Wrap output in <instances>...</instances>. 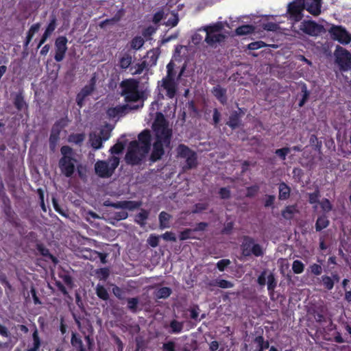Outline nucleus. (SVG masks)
<instances>
[{
	"label": "nucleus",
	"instance_id": "f03ea898",
	"mask_svg": "<svg viewBox=\"0 0 351 351\" xmlns=\"http://www.w3.org/2000/svg\"><path fill=\"white\" fill-rule=\"evenodd\" d=\"M62 157L58 161V167L62 174L66 178L73 176L75 171V163L77 160L74 157L73 149L69 145L60 148Z\"/></svg>",
	"mask_w": 351,
	"mask_h": 351
},
{
	"label": "nucleus",
	"instance_id": "69168bd1",
	"mask_svg": "<svg viewBox=\"0 0 351 351\" xmlns=\"http://www.w3.org/2000/svg\"><path fill=\"white\" fill-rule=\"evenodd\" d=\"M219 195L222 199H228L231 196L230 190L227 187H222L219 191Z\"/></svg>",
	"mask_w": 351,
	"mask_h": 351
},
{
	"label": "nucleus",
	"instance_id": "4d7b16f0",
	"mask_svg": "<svg viewBox=\"0 0 351 351\" xmlns=\"http://www.w3.org/2000/svg\"><path fill=\"white\" fill-rule=\"evenodd\" d=\"M56 21L57 20L56 16H53L51 18L50 21L45 30V32L47 33L51 36L56 28Z\"/></svg>",
	"mask_w": 351,
	"mask_h": 351
},
{
	"label": "nucleus",
	"instance_id": "de8ad7c7",
	"mask_svg": "<svg viewBox=\"0 0 351 351\" xmlns=\"http://www.w3.org/2000/svg\"><path fill=\"white\" fill-rule=\"evenodd\" d=\"M32 338H33V347L28 349L27 351H37L40 346V339L38 336V330L36 329L33 334H32Z\"/></svg>",
	"mask_w": 351,
	"mask_h": 351
},
{
	"label": "nucleus",
	"instance_id": "79ce46f5",
	"mask_svg": "<svg viewBox=\"0 0 351 351\" xmlns=\"http://www.w3.org/2000/svg\"><path fill=\"white\" fill-rule=\"evenodd\" d=\"M169 326L171 328V333L178 334L182 332L183 329V323L178 322L176 319H173L171 321Z\"/></svg>",
	"mask_w": 351,
	"mask_h": 351
},
{
	"label": "nucleus",
	"instance_id": "423d86ee",
	"mask_svg": "<svg viewBox=\"0 0 351 351\" xmlns=\"http://www.w3.org/2000/svg\"><path fill=\"white\" fill-rule=\"evenodd\" d=\"M177 157L185 160V169H191L197 166V154L184 144H179L176 147Z\"/></svg>",
	"mask_w": 351,
	"mask_h": 351
},
{
	"label": "nucleus",
	"instance_id": "13d9d810",
	"mask_svg": "<svg viewBox=\"0 0 351 351\" xmlns=\"http://www.w3.org/2000/svg\"><path fill=\"white\" fill-rule=\"evenodd\" d=\"M291 149L288 147H285L280 149H277L275 151V154L282 160H285L287 156L290 152Z\"/></svg>",
	"mask_w": 351,
	"mask_h": 351
},
{
	"label": "nucleus",
	"instance_id": "0e129e2a",
	"mask_svg": "<svg viewBox=\"0 0 351 351\" xmlns=\"http://www.w3.org/2000/svg\"><path fill=\"white\" fill-rule=\"evenodd\" d=\"M319 204L322 209L326 213H328L332 208V206L330 200L327 198L323 199Z\"/></svg>",
	"mask_w": 351,
	"mask_h": 351
},
{
	"label": "nucleus",
	"instance_id": "338daca9",
	"mask_svg": "<svg viewBox=\"0 0 351 351\" xmlns=\"http://www.w3.org/2000/svg\"><path fill=\"white\" fill-rule=\"evenodd\" d=\"M230 263L229 259H221L217 263V267L220 271H223Z\"/></svg>",
	"mask_w": 351,
	"mask_h": 351
},
{
	"label": "nucleus",
	"instance_id": "49530a36",
	"mask_svg": "<svg viewBox=\"0 0 351 351\" xmlns=\"http://www.w3.org/2000/svg\"><path fill=\"white\" fill-rule=\"evenodd\" d=\"M254 342L257 344L258 348H264L266 350L269 348V342L265 341L262 335L256 336L254 339Z\"/></svg>",
	"mask_w": 351,
	"mask_h": 351
},
{
	"label": "nucleus",
	"instance_id": "052dcab7",
	"mask_svg": "<svg viewBox=\"0 0 351 351\" xmlns=\"http://www.w3.org/2000/svg\"><path fill=\"white\" fill-rule=\"evenodd\" d=\"M40 28V23H36L33 24L29 29V30L27 32V37L33 38L34 34L37 33Z\"/></svg>",
	"mask_w": 351,
	"mask_h": 351
},
{
	"label": "nucleus",
	"instance_id": "dca6fc26",
	"mask_svg": "<svg viewBox=\"0 0 351 351\" xmlns=\"http://www.w3.org/2000/svg\"><path fill=\"white\" fill-rule=\"evenodd\" d=\"M138 142L140 144L141 149H144L145 153H149L151 148L152 136L149 130H143L138 135Z\"/></svg>",
	"mask_w": 351,
	"mask_h": 351
},
{
	"label": "nucleus",
	"instance_id": "72a5a7b5",
	"mask_svg": "<svg viewBox=\"0 0 351 351\" xmlns=\"http://www.w3.org/2000/svg\"><path fill=\"white\" fill-rule=\"evenodd\" d=\"M254 31V27L252 25H243L235 29L237 35L244 36L252 34Z\"/></svg>",
	"mask_w": 351,
	"mask_h": 351
},
{
	"label": "nucleus",
	"instance_id": "f257e3e1",
	"mask_svg": "<svg viewBox=\"0 0 351 351\" xmlns=\"http://www.w3.org/2000/svg\"><path fill=\"white\" fill-rule=\"evenodd\" d=\"M152 128L155 133V141L153 143L149 160L155 162L165 155V148L171 149L172 130L169 128L164 119L155 121Z\"/></svg>",
	"mask_w": 351,
	"mask_h": 351
},
{
	"label": "nucleus",
	"instance_id": "a211bd4d",
	"mask_svg": "<svg viewBox=\"0 0 351 351\" xmlns=\"http://www.w3.org/2000/svg\"><path fill=\"white\" fill-rule=\"evenodd\" d=\"M61 130L57 125H53L49 139V149L51 152H54L56 148Z\"/></svg>",
	"mask_w": 351,
	"mask_h": 351
},
{
	"label": "nucleus",
	"instance_id": "5701e85b",
	"mask_svg": "<svg viewBox=\"0 0 351 351\" xmlns=\"http://www.w3.org/2000/svg\"><path fill=\"white\" fill-rule=\"evenodd\" d=\"M121 95L124 97V100L127 103L137 102L141 99L143 92H141L137 89L136 90H133L130 93H121Z\"/></svg>",
	"mask_w": 351,
	"mask_h": 351
},
{
	"label": "nucleus",
	"instance_id": "a18cd8bd",
	"mask_svg": "<svg viewBox=\"0 0 351 351\" xmlns=\"http://www.w3.org/2000/svg\"><path fill=\"white\" fill-rule=\"evenodd\" d=\"M188 311L190 313V317L191 319L195 322H199L201 320V319H199L200 309L198 305H193L188 309Z\"/></svg>",
	"mask_w": 351,
	"mask_h": 351
},
{
	"label": "nucleus",
	"instance_id": "f704fd0d",
	"mask_svg": "<svg viewBox=\"0 0 351 351\" xmlns=\"http://www.w3.org/2000/svg\"><path fill=\"white\" fill-rule=\"evenodd\" d=\"M90 141L91 146L95 149H99L102 147L103 145V140L100 135L96 134H90Z\"/></svg>",
	"mask_w": 351,
	"mask_h": 351
},
{
	"label": "nucleus",
	"instance_id": "a19ab883",
	"mask_svg": "<svg viewBox=\"0 0 351 351\" xmlns=\"http://www.w3.org/2000/svg\"><path fill=\"white\" fill-rule=\"evenodd\" d=\"M97 295L103 300H108L109 299V293L107 289L101 285H97L96 287Z\"/></svg>",
	"mask_w": 351,
	"mask_h": 351
},
{
	"label": "nucleus",
	"instance_id": "bf43d9fd",
	"mask_svg": "<svg viewBox=\"0 0 351 351\" xmlns=\"http://www.w3.org/2000/svg\"><path fill=\"white\" fill-rule=\"evenodd\" d=\"M320 197V191L319 189L315 190L314 192L308 194V202L311 204L319 203Z\"/></svg>",
	"mask_w": 351,
	"mask_h": 351
},
{
	"label": "nucleus",
	"instance_id": "b1692460",
	"mask_svg": "<svg viewBox=\"0 0 351 351\" xmlns=\"http://www.w3.org/2000/svg\"><path fill=\"white\" fill-rule=\"evenodd\" d=\"M225 36L223 34H206V38H205V42L210 45L213 46V45L216 43H220L223 42L225 39Z\"/></svg>",
	"mask_w": 351,
	"mask_h": 351
},
{
	"label": "nucleus",
	"instance_id": "ddd939ff",
	"mask_svg": "<svg viewBox=\"0 0 351 351\" xmlns=\"http://www.w3.org/2000/svg\"><path fill=\"white\" fill-rule=\"evenodd\" d=\"M322 27L313 21H303L300 25V29L309 36H317Z\"/></svg>",
	"mask_w": 351,
	"mask_h": 351
},
{
	"label": "nucleus",
	"instance_id": "20e7f679",
	"mask_svg": "<svg viewBox=\"0 0 351 351\" xmlns=\"http://www.w3.org/2000/svg\"><path fill=\"white\" fill-rule=\"evenodd\" d=\"M148 153H145L141 149L137 141H132L128 145L125 156V162L132 166L140 165L142 164Z\"/></svg>",
	"mask_w": 351,
	"mask_h": 351
},
{
	"label": "nucleus",
	"instance_id": "4c0bfd02",
	"mask_svg": "<svg viewBox=\"0 0 351 351\" xmlns=\"http://www.w3.org/2000/svg\"><path fill=\"white\" fill-rule=\"evenodd\" d=\"M127 303V307L132 313H136L138 311L139 300L137 297L128 298Z\"/></svg>",
	"mask_w": 351,
	"mask_h": 351
},
{
	"label": "nucleus",
	"instance_id": "aec40b11",
	"mask_svg": "<svg viewBox=\"0 0 351 351\" xmlns=\"http://www.w3.org/2000/svg\"><path fill=\"white\" fill-rule=\"evenodd\" d=\"M13 104L14 107L19 110L21 111L23 109H27V104H26L23 90H20L14 95Z\"/></svg>",
	"mask_w": 351,
	"mask_h": 351
},
{
	"label": "nucleus",
	"instance_id": "e433bc0d",
	"mask_svg": "<svg viewBox=\"0 0 351 351\" xmlns=\"http://www.w3.org/2000/svg\"><path fill=\"white\" fill-rule=\"evenodd\" d=\"M132 58L130 54L125 53L120 58L119 65L122 69H127L132 64Z\"/></svg>",
	"mask_w": 351,
	"mask_h": 351
},
{
	"label": "nucleus",
	"instance_id": "c03bdc74",
	"mask_svg": "<svg viewBox=\"0 0 351 351\" xmlns=\"http://www.w3.org/2000/svg\"><path fill=\"white\" fill-rule=\"evenodd\" d=\"M321 281L324 288L327 290L330 291L333 289L334 280L330 276L324 275L321 277Z\"/></svg>",
	"mask_w": 351,
	"mask_h": 351
},
{
	"label": "nucleus",
	"instance_id": "c756f323",
	"mask_svg": "<svg viewBox=\"0 0 351 351\" xmlns=\"http://www.w3.org/2000/svg\"><path fill=\"white\" fill-rule=\"evenodd\" d=\"M36 249L43 256L49 258L54 264L58 263V258L51 254L49 249L45 247L43 244H37Z\"/></svg>",
	"mask_w": 351,
	"mask_h": 351
},
{
	"label": "nucleus",
	"instance_id": "6e6d98bb",
	"mask_svg": "<svg viewBox=\"0 0 351 351\" xmlns=\"http://www.w3.org/2000/svg\"><path fill=\"white\" fill-rule=\"evenodd\" d=\"M260 187L257 184H254L246 188V194L245 196L247 197H254L259 191Z\"/></svg>",
	"mask_w": 351,
	"mask_h": 351
},
{
	"label": "nucleus",
	"instance_id": "412c9836",
	"mask_svg": "<svg viewBox=\"0 0 351 351\" xmlns=\"http://www.w3.org/2000/svg\"><path fill=\"white\" fill-rule=\"evenodd\" d=\"M226 89L217 85L213 88L212 93L218 99V101L225 104L227 102Z\"/></svg>",
	"mask_w": 351,
	"mask_h": 351
},
{
	"label": "nucleus",
	"instance_id": "4be33fe9",
	"mask_svg": "<svg viewBox=\"0 0 351 351\" xmlns=\"http://www.w3.org/2000/svg\"><path fill=\"white\" fill-rule=\"evenodd\" d=\"M291 188L285 182H281L278 184V199L287 200L290 197Z\"/></svg>",
	"mask_w": 351,
	"mask_h": 351
},
{
	"label": "nucleus",
	"instance_id": "9d476101",
	"mask_svg": "<svg viewBox=\"0 0 351 351\" xmlns=\"http://www.w3.org/2000/svg\"><path fill=\"white\" fill-rule=\"evenodd\" d=\"M332 39L337 40L343 45H348L351 42V34L342 26L333 25L329 29Z\"/></svg>",
	"mask_w": 351,
	"mask_h": 351
},
{
	"label": "nucleus",
	"instance_id": "ea45409f",
	"mask_svg": "<svg viewBox=\"0 0 351 351\" xmlns=\"http://www.w3.org/2000/svg\"><path fill=\"white\" fill-rule=\"evenodd\" d=\"M296 211V205L287 206L285 209L282 211V215L287 219H291L293 218V213Z\"/></svg>",
	"mask_w": 351,
	"mask_h": 351
},
{
	"label": "nucleus",
	"instance_id": "c9c22d12",
	"mask_svg": "<svg viewBox=\"0 0 351 351\" xmlns=\"http://www.w3.org/2000/svg\"><path fill=\"white\" fill-rule=\"evenodd\" d=\"M223 28V25L221 22H217L213 25H210L204 27V30L206 34H215L221 32Z\"/></svg>",
	"mask_w": 351,
	"mask_h": 351
},
{
	"label": "nucleus",
	"instance_id": "2f4dec72",
	"mask_svg": "<svg viewBox=\"0 0 351 351\" xmlns=\"http://www.w3.org/2000/svg\"><path fill=\"white\" fill-rule=\"evenodd\" d=\"M329 220L325 215H322L317 217L315 223V230L317 232L327 228L329 225Z\"/></svg>",
	"mask_w": 351,
	"mask_h": 351
},
{
	"label": "nucleus",
	"instance_id": "864d4df0",
	"mask_svg": "<svg viewBox=\"0 0 351 351\" xmlns=\"http://www.w3.org/2000/svg\"><path fill=\"white\" fill-rule=\"evenodd\" d=\"M144 39L141 36H135L131 40V47L134 49H139L144 45Z\"/></svg>",
	"mask_w": 351,
	"mask_h": 351
},
{
	"label": "nucleus",
	"instance_id": "6e6552de",
	"mask_svg": "<svg viewBox=\"0 0 351 351\" xmlns=\"http://www.w3.org/2000/svg\"><path fill=\"white\" fill-rule=\"evenodd\" d=\"M304 4L301 0H294L287 5V14L288 19L293 23L300 21L304 17Z\"/></svg>",
	"mask_w": 351,
	"mask_h": 351
},
{
	"label": "nucleus",
	"instance_id": "e2e57ef3",
	"mask_svg": "<svg viewBox=\"0 0 351 351\" xmlns=\"http://www.w3.org/2000/svg\"><path fill=\"white\" fill-rule=\"evenodd\" d=\"M308 271L315 276H319L322 273V267L319 264L313 263L309 266Z\"/></svg>",
	"mask_w": 351,
	"mask_h": 351
},
{
	"label": "nucleus",
	"instance_id": "4468645a",
	"mask_svg": "<svg viewBox=\"0 0 351 351\" xmlns=\"http://www.w3.org/2000/svg\"><path fill=\"white\" fill-rule=\"evenodd\" d=\"M175 66L176 64L172 60H171L167 65V75L163 78L171 80H180L186 69V64H184L182 65L177 77L176 72L175 71Z\"/></svg>",
	"mask_w": 351,
	"mask_h": 351
},
{
	"label": "nucleus",
	"instance_id": "f8f14e48",
	"mask_svg": "<svg viewBox=\"0 0 351 351\" xmlns=\"http://www.w3.org/2000/svg\"><path fill=\"white\" fill-rule=\"evenodd\" d=\"M143 106V104L141 107ZM138 105H129L128 104L123 105H118L115 107L109 108L107 110V114L110 118H116L123 117L128 113L130 110H136L139 108Z\"/></svg>",
	"mask_w": 351,
	"mask_h": 351
},
{
	"label": "nucleus",
	"instance_id": "cd10ccee",
	"mask_svg": "<svg viewBox=\"0 0 351 351\" xmlns=\"http://www.w3.org/2000/svg\"><path fill=\"white\" fill-rule=\"evenodd\" d=\"M95 85H96V80L95 77H92L90 80L89 81L88 84L84 86L80 92L79 93L80 95L84 96V97H86L92 94V93L95 89Z\"/></svg>",
	"mask_w": 351,
	"mask_h": 351
},
{
	"label": "nucleus",
	"instance_id": "f3484780",
	"mask_svg": "<svg viewBox=\"0 0 351 351\" xmlns=\"http://www.w3.org/2000/svg\"><path fill=\"white\" fill-rule=\"evenodd\" d=\"M121 93H130L136 90L139 88V82L137 80L130 78L123 80L120 84Z\"/></svg>",
	"mask_w": 351,
	"mask_h": 351
},
{
	"label": "nucleus",
	"instance_id": "39448f33",
	"mask_svg": "<svg viewBox=\"0 0 351 351\" xmlns=\"http://www.w3.org/2000/svg\"><path fill=\"white\" fill-rule=\"evenodd\" d=\"M241 255L244 257H250L252 255L256 257L263 256L264 250L263 247L255 242V239L248 235H243L241 237L240 245Z\"/></svg>",
	"mask_w": 351,
	"mask_h": 351
},
{
	"label": "nucleus",
	"instance_id": "c85d7f7f",
	"mask_svg": "<svg viewBox=\"0 0 351 351\" xmlns=\"http://www.w3.org/2000/svg\"><path fill=\"white\" fill-rule=\"evenodd\" d=\"M267 290L269 292V295L270 296V298L273 300V297L274 295V290L276 287H277V280L274 276V274L272 273H270L267 276Z\"/></svg>",
	"mask_w": 351,
	"mask_h": 351
},
{
	"label": "nucleus",
	"instance_id": "680f3d73",
	"mask_svg": "<svg viewBox=\"0 0 351 351\" xmlns=\"http://www.w3.org/2000/svg\"><path fill=\"white\" fill-rule=\"evenodd\" d=\"M160 236H157L154 234H151L147 239V243L152 247H156L159 244V238Z\"/></svg>",
	"mask_w": 351,
	"mask_h": 351
},
{
	"label": "nucleus",
	"instance_id": "a878e982",
	"mask_svg": "<svg viewBox=\"0 0 351 351\" xmlns=\"http://www.w3.org/2000/svg\"><path fill=\"white\" fill-rule=\"evenodd\" d=\"M82 257L84 259L90 260L91 261H97L99 256V252L90 248H84L81 251Z\"/></svg>",
	"mask_w": 351,
	"mask_h": 351
},
{
	"label": "nucleus",
	"instance_id": "09e8293b",
	"mask_svg": "<svg viewBox=\"0 0 351 351\" xmlns=\"http://www.w3.org/2000/svg\"><path fill=\"white\" fill-rule=\"evenodd\" d=\"M301 90L302 93V97L300 100L299 104H298V106L300 108L302 107L305 104V103L307 101V100L309 97V95H310V93L307 90L306 84H302V86L301 87Z\"/></svg>",
	"mask_w": 351,
	"mask_h": 351
},
{
	"label": "nucleus",
	"instance_id": "2eb2a0df",
	"mask_svg": "<svg viewBox=\"0 0 351 351\" xmlns=\"http://www.w3.org/2000/svg\"><path fill=\"white\" fill-rule=\"evenodd\" d=\"M304 4V8L313 16H318L321 14L322 0H301Z\"/></svg>",
	"mask_w": 351,
	"mask_h": 351
},
{
	"label": "nucleus",
	"instance_id": "37998d69",
	"mask_svg": "<svg viewBox=\"0 0 351 351\" xmlns=\"http://www.w3.org/2000/svg\"><path fill=\"white\" fill-rule=\"evenodd\" d=\"M211 285L222 289H228L234 287V283L224 279H217L215 280L214 283Z\"/></svg>",
	"mask_w": 351,
	"mask_h": 351
},
{
	"label": "nucleus",
	"instance_id": "8fccbe9b",
	"mask_svg": "<svg viewBox=\"0 0 351 351\" xmlns=\"http://www.w3.org/2000/svg\"><path fill=\"white\" fill-rule=\"evenodd\" d=\"M194 230L190 228H186L184 230L181 231L179 234V239L180 241H185L189 239H195L194 236H193V232Z\"/></svg>",
	"mask_w": 351,
	"mask_h": 351
},
{
	"label": "nucleus",
	"instance_id": "0eeeda50",
	"mask_svg": "<svg viewBox=\"0 0 351 351\" xmlns=\"http://www.w3.org/2000/svg\"><path fill=\"white\" fill-rule=\"evenodd\" d=\"M335 61L342 71L351 70V53L341 46H337L335 51Z\"/></svg>",
	"mask_w": 351,
	"mask_h": 351
},
{
	"label": "nucleus",
	"instance_id": "9b49d317",
	"mask_svg": "<svg viewBox=\"0 0 351 351\" xmlns=\"http://www.w3.org/2000/svg\"><path fill=\"white\" fill-rule=\"evenodd\" d=\"M68 40L66 36H58L55 40V56L54 59L56 62L62 61L67 51Z\"/></svg>",
	"mask_w": 351,
	"mask_h": 351
},
{
	"label": "nucleus",
	"instance_id": "bb28decb",
	"mask_svg": "<svg viewBox=\"0 0 351 351\" xmlns=\"http://www.w3.org/2000/svg\"><path fill=\"white\" fill-rule=\"evenodd\" d=\"M171 215L165 211H162L158 216L159 227L161 230L170 228L169 221Z\"/></svg>",
	"mask_w": 351,
	"mask_h": 351
},
{
	"label": "nucleus",
	"instance_id": "6ab92c4d",
	"mask_svg": "<svg viewBox=\"0 0 351 351\" xmlns=\"http://www.w3.org/2000/svg\"><path fill=\"white\" fill-rule=\"evenodd\" d=\"M241 114L234 110L233 111L228 119V121L226 122V124L232 129L235 130L238 128L241 125Z\"/></svg>",
	"mask_w": 351,
	"mask_h": 351
},
{
	"label": "nucleus",
	"instance_id": "473e14b6",
	"mask_svg": "<svg viewBox=\"0 0 351 351\" xmlns=\"http://www.w3.org/2000/svg\"><path fill=\"white\" fill-rule=\"evenodd\" d=\"M172 290L171 288L162 287L155 291V296L158 299H166L170 296Z\"/></svg>",
	"mask_w": 351,
	"mask_h": 351
},
{
	"label": "nucleus",
	"instance_id": "3c124183",
	"mask_svg": "<svg viewBox=\"0 0 351 351\" xmlns=\"http://www.w3.org/2000/svg\"><path fill=\"white\" fill-rule=\"evenodd\" d=\"M125 148V144L123 142L118 141L110 149V152L112 154H120L123 152Z\"/></svg>",
	"mask_w": 351,
	"mask_h": 351
},
{
	"label": "nucleus",
	"instance_id": "774afa93",
	"mask_svg": "<svg viewBox=\"0 0 351 351\" xmlns=\"http://www.w3.org/2000/svg\"><path fill=\"white\" fill-rule=\"evenodd\" d=\"M162 351H176V343L173 341H169L162 344Z\"/></svg>",
	"mask_w": 351,
	"mask_h": 351
},
{
	"label": "nucleus",
	"instance_id": "603ef678",
	"mask_svg": "<svg viewBox=\"0 0 351 351\" xmlns=\"http://www.w3.org/2000/svg\"><path fill=\"white\" fill-rule=\"evenodd\" d=\"M292 269L294 274H300L304 271V265L299 260H295L293 262Z\"/></svg>",
	"mask_w": 351,
	"mask_h": 351
},
{
	"label": "nucleus",
	"instance_id": "58836bf2",
	"mask_svg": "<svg viewBox=\"0 0 351 351\" xmlns=\"http://www.w3.org/2000/svg\"><path fill=\"white\" fill-rule=\"evenodd\" d=\"M85 139L84 133L71 134L69 136V141L80 145Z\"/></svg>",
	"mask_w": 351,
	"mask_h": 351
},
{
	"label": "nucleus",
	"instance_id": "5fc2aeb1",
	"mask_svg": "<svg viewBox=\"0 0 351 351\" xmlns=\"http://www.w3.org/2000/svg\"><path fill=\"white\" fill-rule=\"evenodd\" d=\"M141 204V202L138 201L124 200L125 209L129 210H134V209L138 208Z\"/></svg>",
	"mask_w": 351,
	"mask_h": 351
},
{
	"label": "nucleus",
	"instance_id": "1a4fd4ad",
	"mask_svg": "<svg viewBox=\"0 0 351 351\" xmlns=\"http://www.w3.org/2000/svg\"><path fill=\"white\" fill-rule=\"evenodd\" d=\"M158 88L160 91H165L167 98L173 99L178 93V83L176 80L162 78L160 81H158Z\"/></svg>",
	"mask_w": 351,
	"mask_h": 351
},
{
	"label": "nucleus",
	"instance_id": "7c9ffc66",
	"mask_svg": "<svg viewBox=\"0 0 351 351\" xmlns=\"http://www.w3.org/2000/svg\"><path fill=\"white\" fill-rule=\"evenodd\" d=\"M71 343L77 351H86L80 337L75 332H72Z\"/></svg>",
	"mask_w": 351,
	"mask_h": 351
},
{
	"label": "nucleus",
	"instance_id": "7ed1b4c3",
	"mask_svg": "<svg viewBox=\"0 0 351 351\" xmlns=\"http://www.w3.org/2000/svg\"><path fill=\"white\" fill-rule=\"evenodd\" d=\"M120 163L118 156H110L107 160H98L94 166L95 174L101 178H110Z\"/></svg>",
	"mask_w": 351,
	"mask_h": 351
},
{
	"label": "nucleus",
	"instance_id": "393cba45",
	"mask_svg": "<svg viewBox=\"0 0 351 351\" xmlns=\"http://www.w3.org/2000/svg\"><path fill=\"white\" fill-rule=\"evenodd\" d=\"M149 215V211L145 209H141V211L134 217V222L139 225L141 227H144L146 225V220Z\"/></svg>",
	"mask_w": 351,
	"mask_h": 351
}]
</instances>
